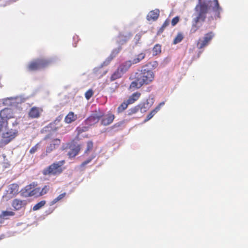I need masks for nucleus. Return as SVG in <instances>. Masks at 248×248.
<instances>
[{
    "mask_svg": "<svg viewBox=\"0 0 248 248\" xmlns=\"http://www.w3.org/2000/svg\"><path fill=\"white\" fill-rule=\"evenodd\" d=\"M65 195L66 193L65 192L60 194L57 198L53 199V200L51 202V204H55L56 202L62 199L65 196Z\"/></svg>",
    "mask_w": 248,
    "mask_h": 248,
    "instance_id": "31",
    "label": "nucleus"
},
{
    "mask_svg": "<svg viewBox=\"0 0 248 248\" xmlns=\"http://www.w3.org/2000/svg\"><path fill=\"white\" fill-rule=\"evenodd\" d=\"M80 150V147L78 145L76 146L75 148H72L68 152V155L70 158H73L75 157L79 153Z\"/></svg>",
    "mask_w": 248,
    "mask_h": 248,
    "instance_id": "23",
    "label": "nucleus"
},
{
    "mask_svg": "<svg viewBox=\"0 0 248 248\" xmlns=\"http://www.w3.org/2000/svg\"><path fill=\"white\" fill-rule=\"evenodd\" d=\"M202 1H205V2H207V3L208 2V1H210V2L208 3L209 8H210L209 4L211 3V0H202Z\"/></svg>",
    "mask_w": 248,
    "mask_h": 248,
    "instance_id": "40",
    "label": "nucleus"
},
{
    "mask_svg": "<svg viewBox=\"0 0 248 248\" xmlns=\"http://www.w3.org/2000/svg\"><path fill=\"white\" fill-rule=\"evenodd\" d=\"M44 139L48 141V145L46 147V153H50L57 149L61 143V140L58 138H54L53 135L51 133L46 135Z\"/></svg>",
    "mask_w": 248,
    "mask_h": 248,
    "instance_id": "5",
    "label": "nucleus"
},
{
    "mask_svg": "<svg viewBox=\"0 0 248 248\" xmlns=\"http://www.w3.org/2000/svg\"><path fill=\"white\" fill-rule=\"evenodd\" d=\"M170 23V20H169V19H167L165 21V22H164V23L163 24V25H162V26H161V27L160 28V30H159V32H163V31H164V30L165 29V28L169 25Z\"/></svg>",
    "mask_w": 248,
    "mask_h": 248,
    "instance_id": "33",
    "label": "nucleus"
},
{
    "mask_svg": "<svg viewBox=\"0 0 248 248\" xmlns=\"http://www.w3.org/2000/svg\"><path fill=\"white\" fill-rule=\"evenodd\" d=\"M213 2L214 5L212 7V10L215 13V14L217 15V16L219 17V15L222 10V9L219 6L218 0H214Z\"/></svg>",
    "mask_w": 248,
    "mask_h": 248,
    "instance_id": "24",
    "label": "nucleus"
},
{
    "mask_svg": "<svg viewBox=\"0 0 248 248\" xmlns=\"http://www.w3.org/2000/svg\"><path fill=\"white\" fill-rule=\"evenodd\" d=\"M154 78L153 72L148 69H142L140 72L135 74V80L132 81L129 86L131 89H139L144 84H148Z\"/></svg>",
    "mask_w": 248,
    "mask_h": 248,
    "instance_id": "2",
    "label": "nucleus"
},
{
    "mask_svg": "<svg viewBox=\"0 0 248 248\" xmlns=\"http://www.w3.org/2000/svg\"><path fill=\"white\" fill-rule=\"evenodd\" d=\"M27 202L25 200H21L18 199H14L12 202V206L14 210H19L25 206Z\"/></svg>",
    "mask_w": 248,
    "mask_h": 248,
    "instance_id": "15",
    "label": "nucleus"
},
{
    "mask_svg": "<svg viewBox=\"0 0 248 248\" xmlns=\"http://www.w3.org/2000/svg\"><path fill=\"white\" fill-rule=\"evenodd\" d=\"M165 104L164 102L160 103L155 109L152 110L150 113L147 116L146 118L144 120V122L146 123L152 119L154 115L160 109V108Z\"/></svg>",
    "mask_w": 248,
    "mask_h": 248,
    "instance_id": "17",
    "label": "nucleus"
},
{
    "mask_svg": "<svg viewBox=\"0 0 248 248\" xmlns=\"http://www.w3.org/2000/svg\"><path fill=\"white\" fill-rule=\"evenodd\" d=\"M159 16V11L155 9L150 11L147 16V19L148 21H155Z\"/></svg>",
    "mask_w": 248,
    "mask_h": 248,
    "instance_id": "19",
    "label": "nucleus"
},
{
    "mask_svg": "<svg viewBox=\"0 0 248 248\" xmlns=\"http://www.w3.org/2000/svg\"><path fill=\"white\" fill-rule=\"evenodd\" d=\"M4 2V3L0 4V6H5L7 5L11 4V3L16 2L17 0H0Z\"/></svg>",
    "mask_w": 248,
    "mask_h": 248,
    "instance_id": "35",
    "label": "nucleus"
},
{
    "mask_svg": "<svg viewBox=\"0 0 248 248\" xmlns=\"http://www.w3.org/2000/svg\"><path fill=\"white\" fill-rule=\"evenodd\" d=\"M65 163L64 160L54 162L43 170V174L45 175L49 176L59 175L63 171V166Z\"/></svg>",
    "mask_w": 248,
    "mask_h": 248,
    "instance_id": "3",
    "label": "nucleus"
},
{
    "mask_svg": "<svg viewBox=\"0 0 248 248\" xmlns=\"http://www.w3.org/2000/svg\"><path fill=\"white\" fill-rule=\"evenodd\" d=\"M93 93L92 90L90 89L88 90L85 93V97L87 100H89L93 95Z\"/></svg>",
    "mask_w": 248,
    "mask_h": 248,
    "instance_id": "36",
    "label": "nucleus"
},
{
    "mask_svg": "<svg viewBox=\"0 0 248 248\" xmlns=\"http://www.w3.org/2000/svg\"><path fill=\"white\" fill-rule=\"evenodd\" d=\"M179 21V18L178 16H176V17L173 18V19H172L171 22V25L172 26H174L178 23Z\"/></svg>",
    "mask_w": 248,
    "mask_h": 248,
    "instance_id": "38",
    "label": "nucleus"
},
{
    "mask_svg": "<svg viewBox=\"0 0 248 248\" xmlns=\"http://www.w3.org/2000/svg\"><path fill=\"white\" fill-rule=\"evenodd\" d=\"M141 95V93L139 92H136L132 93L126 100L128 104H132L138 100Z\"/></svg>",
    "mask_w": 248,
    "mask_h": 248,
    "instance_id": "21",
    "label": "nucleus"
},
{
    "mask_svg": "<svg viewBox=\"0 0 248 248\" xmlns=\"http://www.w3.org/2000/svg\"><path fill=\"white\" fill-rule=\"evenodd\" d=\"M32 188V185H30L26 186V191H28V196L29 197L35 196L39 197L41 196L40 194V188L36 187L31 190Z\"/></svg>",
    "mask_w": 248,
    "mask_h": 248,
    "instance_id": "14",
    "label": "nucleus"
},
{
    "mask_svg": "<svg viewBox=\"0 0 248 248\" xmlns=\"http://www.w3.org/2000/svg\"><path fill=\"white\" fill-rule=\"evenodd\" d=\"M46 201H41V202H39L37 204H36L32 208V210L33 211H36L39 209H40L41 208H42L43 206L45 205L46 204Z\"/></svg>",
    "mask_w": 248,
    "mask_h": 248,
    "instance_id": "29",
    "label": "nucleus"
},
{
    "mask_svg": "<svg viewBox=\"0 0 248 248\" xmlns=\"http://www.w3.org/2000/svg\"><path fill=\"white\" fill-rule=\"evenodd\" d=\"M117 124H115L113 125V127H115V126H116Z\"/></svg>",
    "mask_w": 248,
    "mask_h": 248,
    "instance_id": "42",
    "label": "nucleus"
},
{
    "mask_svg": "<svg viewBox=\"0 0 248 248\" xmlns=\"http://www.w3.org/2000/svg\"><path fill=\"white\" fill-rule=\"evenodd\" d=\"M215 36L213 31H210L204 34L202 39H200L197 42V46L198 49H202L207 46Z\"/></svg>",
    "mask_w": 248,
    "mask_h": 248,
    "instance_id": "8",
    "label": "nucleus"
},
{
    "mask_svg": "<svg viewBox=\"0 0 248 248\" xmlns=\"http://www.w3.org/2000/svg\"><path fill=\"white\" fill-rule=\"evenodd\" d=\"M42 112L43 109L41 108L33 107L30 109L28 113V116L32 119L38 118Z\"/></svg>",
    "mask_w": 248,
    "mask_h": 248,
    "instance_id": "12",
    "label": "nucleus"
},
{
    "mask_svg": "<svg viewBox=\"0 0 248 248\" xmlns=\"http://www.w3.org/2000/svg\"><path fill=\"white\" fill-rule=\"evenodd\" d=\"M154 103L153 99L150 100L147 99L145 102L139 104L140 106V110L142 113L146 112L152 106Z\"/></svg>",
    "mask_w": 248,
    "mask_h": 248,
    "instance_id": "16",
    "label": "nucleus"
},
{
    "mask_svg": "<svg viewBox=\"0 0 248 248\" xmlns=\"http://www.w3.org/2000/svg\"><path fill=\"white\" fill-rule=\"evenodd\" d=\"M93 157H91L88 158L87 160H85V161L83 162L80 165L81 167H84L86 165L89 163L93 159Z\"/></svg>",
    "mask_w": 248,
    "mask_h": 248,
    "instance_id": "39",
    "label": "nucleus"
},
{
    "mask_svg": "<svg viewBox=\"0 0 248 248\" xmlns=\"http://www.w3.org/2000/svg\"><path fill=\"white\" fill-rule=\"evenodd\" d=\"M27 69L29 71H33L41 69L39 61L36 59L31 61L28 65Z\"/></svg>",
    "mask_w": 248,
    "mask_h": 248,
    "instance_id": "18",
    "label": "nucleus"
},
{
    "mask_svg": "<svg viewBox=\"0 0 248 248\" xmlns=\"http://www.w3.org/2000/svg\"><path fill=\"white\" fill-rule=\"evenodd\" d=\"M122 37H123V35L121 34H120L119 35V37L120 38H121Z\"/></svg>",
    "mask_w": 248,
    "mask_h": 248,
    "instance_id": "41",
    "label": "nucleus"
},
{
    "mask_svg": "<svg viewBox=\"0 0 248 248\" xmlns=\"http://www.w3.org/2000/svg\"><path fill=\"white\" fill-rule=\"evenodd\" d=\"M115 115L111 112H108L106 115L101 118V124L107 126L111 124L115 119Z\"/></svg>",
    "mask_w": 248,
    "mask_h": 248,
    "instance_id": "11",
    "label": "nucleus"
},
{
    "mask_svg": "<svg viewBox=\"0 0 248 248\" xmlns=\"http://www.w3.org/2000/svg\"><path fill=\"white\" fill-rule=\"evenodd\" d=\"M0 117L2 122L5 123V126L8 125L7 121L14 117V113L12 108H5L0 111Z\"/></svg>",
    "mask_w": 248,
    "mask_h": 248,
    "instance_id": "9",
    "label": "nucleus"
},
{
    "mask_svg": "<svg viewBox=\"0 0 248 248\" xmlns=\"http://www.w3.org/2000/svg\"><path fill=\"white\" fill-rule=\"evenodd\" d=\"M49 188H50V187H49V186L46 185L44 186V187L42 189H40L41 196H43V195L46 194V193H47L48 192V191H49Z\"/></svg>",
    "mask_w": 248,
    "mask_h": 248,
    "instance_id": "32",
    "label": "nucleus"
},
{
    "mask_svg": "<svg viewBox=\"0 0 248 248\" xmlns=\"http://www.w3.org/2000/svg\"><path fill=\"white\" fill-rule=\"evenodd\" d=\"M19 186L17 184H12L9 186L8 192L9 194L11 195V196H8V194L5 196L6 200L8 201L14 196H16L18 193Z\"/></svg>",
    "mask_w": 248,
    "mask_h": 248,
    "instance_id": "10",
    "label": "nucleus"
},
{
    "mask_svg": "<svg viewBox=\"0 0 248 248\" xmlns=\"http://www.w3.org/2000/svg\"><path fill=\"white\" fill-rule=\"evenodd\" d=\"M39 148V144H36L35 146H33L30 150V153L33 154L35 153Z\"/></svg>",
    "mask_w": 248,
    "mask_h": 248,
    "instance_id": "37",
    "label": "nucleus"
},
{
    "mask_svg": "<svg viewBox=\"0 0 248 248\" xmlns=\"http://www.w3.org/2000/svg\"><path fill=\"white\" fill-rule=\"evenodd\" d=\"M77 115L72 111L69 112L64 118V122L70 124L77 119Z\"/></svg>",
    "mask_w": 248,
    "mask_h": 248,
    "instance_id": "20",
    "label": "nucleus"
},
{
    "mask_svg": "<svg viewBox=\"0 0 248 248\" xmlns=\"http://www.w3.org/2000/svg\"><path fill=\"white\" fill-rule=\"evenodd\" d=\"M208 2L202 1V0H198V3L196 5L195 10L197 13V16L193 19V23L190 29L191 33H194L199 29L200 26L198 23L200 22H204L206 18V14L209 10Z\"/></svg>",
    "mask_w": 248,
    "mask_h": 248,
    "instance_id": "1",
    "label": "nucleus"
},
{
    "mask_svg": "<svg viewBox=\"0 0 248 248\" xmlns=\"http://www.w3.org/2000/svg\"><path fill=\"white\" fill-rule=\"evenodd\" d=\"M15 215V213L13 211H3L0 215V218L7 219V217L14 216Z\"/></svg>",
    "mask_w": 248,
    "mask_h": 248,
    "instance_id": "26",
    "label": "nucleus"
},
{
    "mask_svg": "<svg viewBox=\"0 0 248 248\" xmlns=\"http://www.w3.org/2000/svg\"><path fill=\"white\" fill-rule=\"evenodd\" d=\"M93 148V143L92 141H89L87 143V149L85 151V153H88L92 150Z\"/></svg>",
    "mask_w": 248,
    "mask_h": 248,
    "instance_id": "34",
    "label": "nucleus"
},
{
    "mask_svg": "<svg viewBox=\"0 0 248 248\" xmlns=\"http://www.w3.org/2000/svg\"><path fill=\"white\" fill-rule=\"evenodd\" d=\"M184 38V36L181 32L178 33L173 41V44H177L181 42Z\"/></svg>",
    "mask_w": 248,
    "mask_h": 248,
    "instance_id": "27",
    "label": "nucleus"
},
{
    "mask_svg": "<svg viewBox=\"0 0 248 248\" xmlns=\"http://www.w3.org/2000/svg\"><path fill=\"white\" fill-rule=\"evenodd\" d=\"M104 116V112L99 108L96 109L91 115L87 118L85 122L86 124L93 125L99 122L100 119Z\"/></svg>",
    "mask_w": 248,
    "mask_h": 248,
    "instance_id": "6",
    "label": "nucleus"
},
{
    "mask_svg": "<svg viewBox=\"0 0 248 248\" xmlns=\"http://www.w3.org/2000/svg\"><path fill=\"white\" fill-rule=\"evenodd\" d=\"M129 104L127 101L123 102L117 108V111L118 113H121L125 110Z\"/></svg>",
    "mask_w": 248,
    "mask_h": 248,
    "instance_id": "28",
    "label": "nucleus"
},
{
    "mask_svg": "<svg viewBox=\"0 0 248 248\" xmlns=\"http://www.w3.org/2000/svg\"><path fill=\"white\" fill-rule=\"evenodd\" d=\"M38 60L41 69L46 68L55 63V60L53 58H40Z\"/></svg>",
    "mask_w": 248,
    "mask_h": 248,
    "instance_id": "13",
    "label": "nucleus"
},
{
    "mask_svg": "<svg viewBox=\"0 0 248 248\" xmlns=\"http://www.w3.org/2000/svg\"><path fill=\"white\" fill-rule=\"evenodd\" d=\"M145 57V54L144 53H140L136 55V58L132 61L128 60L125 61L120 64L118 66L119 70L121 71L124 74L125 73L132 64H137L140 62L141 60L144 59Z\"/></svg>",
    "mask_w": 248,
    "mask_h": 248,
    "instance_id": "4",
    "label": "nucleus"
},
{
    "mask_svg": "<svg viewBox=\"0 0 248 248\" xmlns=\"http://www.w3.org/2000/svg\"><path fill=\"white\" fill-rule=\"evenodd\" d=\"M140 106H139V105H137V106L134 107L133 108H132L130 109H129L128 110V115H133L134 114L137 113L139 111V110L140 109Z\"/></svg>",
    "mask_w": 248,
    "mask_h": 248,
    "instance_id": "30",
    "label": "nucleus"
},
{
    "mask_svg": "<svg viewBox=\"0 0 248 248\" xmlns=\"http://www.w3.org/2000/svg\"><path fill=\"white\" fill-rule=\"evenodd\" d=\"M18 135V131L15 129H8L4 132L2 135L1 143L6 145L14 140Z\"/></svg>",
    "mask_w": 248,
    "mask_h": 248,
    "instance_id": "7",
    "label": "nucleus"
},
{
    "mask_svg": "<svg viewBox=\"0 0 248 248\" xmlns=\"http://www.w3.org/2000/svg\"><path fill=\"white\" fill-rule=\"evenodd\" d=\"M152 52L153 56L159 55L161 53V46L158 44L155 45L153 48Z\"/></svg>",
    "mask_w": 248,
    "mask_h": 248,
    "instance_id": "25",
    "label": "nucleus"
},
{
    "mask_svg": "<svg viewBox=\"0 0 248 248\" xmlns=\"http://www.w3.org/2000/svg\"><path fill=\"white\" fill-rule=\"evenodd\" d=\"M124 74L117 68L116 70L111 75L110 80L114 81L121 78Z\"/></svg>",
    "mask_w": 248,
    "mask_h": 248,
    "instance_id": "22",
    "label": "nucleus"
}]
</instances>
